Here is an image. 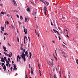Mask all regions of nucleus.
<instances>
[{"label":"nucleus","mask_w":78,"mask_h":78,"mask_svg":"<svg viewBox=\"0 0 78 78\" xmlns=\"http://www.w3.org/2000/svg\"><path fill=\"white\" fill-rule=\"evenodd\" d=\"M25 55L24 56L23 58V61L24 62H25L26 61V58H25V56H27V58L28 57V51H26L25 52Z\"/></svg>","instance_id":"f257e3e1"},{"label":"nucleus","mask_w":78,"mask_h":78,"mask_svg":"<svg viewBox=\"0 0 78 78\" xmlns=\"http://www.w3.org/2000/svg\"><path fill=\"white\" fill-rule=\"evenodd\" d=\"M24 52H25V49L23 50L22 52V54L20 55V56L21 57L22 59H23V57L25 55V54L24 53Z\"/></svg>","instance_id":"f03ea898"},{"label":"nucleus","mask_w":78,"mask_h":78,"mask_svg":"<svg viewBox=\"0 0 78 78\" xmlns=\"http://www.w3.org/2000/svg\"><path fill=\"white\" fill-rule=\"evenodd\" d=\"M12 2L14 3L13 5H14V6H17V3H16V1H15V0H13Z\"/></svg>","instance_id":"7ed1b4c3"},{"label":"nucleus","mask_w":78,"mask_h":78,"mask_svg":"<svg viewBox=\"0 0 78 78\" xmlns=\"http://www.w3.org/2000/svg\"><path fill=\"white\" fill-rule=\"evenodd\" d=\"M34 71V70L33 69V68H31L30 70V73L31 74H33V72Z\"/></svg>","instance_id":"20e7f679"},{"label":"nucleus","mask_w":78,"mask_h":78,"mask_svg":"<svg viewBox=\"0 0 78 78\" xmlns=\"http://www.w3.org/2000/svg\"><path fill=\"white\" fill-rule=\"evenodd\" d=\"M1 59V60H0L1 61V62H3L4 63H5V60H3V58L2 57Z\"/></svg>","instance_id":"39448f33"},{"label":"nucleus","mask_w":78,"mask_h":78,"mask_svg":"<svg viewBox=\"0 0 78 78\" xmlns=\"http://www.w3.org/2000/svg\"><path fill=\"white\" fill-rule=\"evenodd\" d=\"M27 31H26V29H24V32H25V34H27V29H26Z\"/></svg>","instance_id":"423d86ee"},{"label":"nucleus","mask_w":78,"mask_h":78,"mask_svg":"<svg viewBox=\"0 0 78 78\" xmlns=\"http://www.w3.org/2000/svg\"><path fill=\"white\" fill-rule=\"evenodd\" d=\"M29 55H30V58L29 59H30L31 58V56H32V55H31V52H29Z\"/></svg>","instance_id":"0eeeda50"},{"label":"nucleus","mask_w":78,"mask_h":78,"mask_svg":"<svg viewBox=\"0 0 78 78\" xmlns=\"http://www.w3.org/2000/svg\"><path fill=\"white\" fill-rule=\"evenodd\" d=\"M44 11H47V7L45 6L44 7Z\"/></svg>","instance_id":"6e6552de"},{"label":"nucleus","mask_w":78,"mask_h":78,"mask_svg":"<svg viewBox=\"0 0 78 78\" xmlns=\"http://www.w3.org/2000/svg\"><path fill=\"white\" fill-rule=\"evenodd\" d=\"M53 56L54 58L55 59L56 61H58V59H57V58L56 56H55V55L53 54Z\"/></svg>","instance_id":"1a4fd4ad"},{"label":"nucleus","mask_w":78,"mask_h":78,"mask_svg":"<svg viewBox=\"0 0 78 78\" xmlns=\"http://www.w3.org/2000/svg\"><path fill=\"white\" fill-rule=\"evenodd\" d=\"M1 30L3 31H4V27H1Z\"/></svg>","instance_id":"9d476101"},{"label":"nucleus","mask_w":78,"mask_h":78,"mask_svg":"<svg viewBox=\"0 0 78 78\" xmlns=\"http://www.w3.org/2000/svg\"><path fill=\"white\" fill-rule=\"evenodd\" d=\"M40 2H43V3H44V4L45 5H46V3H45V2H44V0H40Z\"/></svg>","instance_id":"9b49d317"},{"label":"nucleus","mask_w":78,"mask_h":78,"mask_svg":"<svg viewBox=\"0 0 78 78\" xmlns=\"http://www.w3.org/2000/svg\"><path fill=\"white\" fill-rule=\"evenodd\" d=\"M3 69L4 70V71H5V70H6V66H5V65L4 66V67H3Z\"/></svg>","instance_id":"f8f14e48"},{"label":"nucleus","mask_w":78,"mask_h":78,"mask_svg":"<svg viewBox=\"0 0 78 78\" xmlns=\"http://www.w3.org/2000/svg\"><path fill=\"white\" fill-rule=\"evenodd\" d=\"M3 53L5 55H6V56H8V55L7 54V53L5 52H3Z\"/></svg>","instance_id":"ddd939ff"},{"label":"nucleus","mask_w":78,"mask_h":78,"mask_svg":"<svg viewBox=\"0 0 78 78\" xmlns=\"http://www.w3.org/2000/svg\"><path fill=\"white\" fill-rule=\"evenodd\" d=\"M25 74H26V75L25 78H28V76H27V70L25 71Z\"/></svg>","instance_id":"4468645a"},{"label":"nucleus","mask_w":78,"mask_h":78,"mask_svg":"<svg viewBox=\"0 0 78 78\" xmlns=\"http://www.w3.org/2000/svg\"><path fill=\"white\" fill-rule=\"evenodd\" d=\"M20 50H24L23 49V48H22V45H21V47H20Z\"/></svg>","instance_id":"2eb2a0df"},{"label":"nucleus","mask_w":78,"mask_h":78,"mask_svg":"<svg viewBox=\"0 0 78 78\" xmlns=\"http://www.w3.org/2000/svg\"><path fill=\"white\" fill-rule=\"evenodd\" d=\"M17 58H19V59H20L21 58V57L19 56V55H18L17 56Z\"/></svg>","instance_id":"dca6fc26"},{"label":"nucleus","mask_w":78,"mask_h":78,"mask_svg":"<svg viewBox=\"0 0 78 78\" xmlns=\"http://www.w3.org/2000/svg\"><path fill=\"white\" fill-rule=\"evenodd\" d=\"M3 49H4V50H6V48L5 47L3 46Z\"/></svg>","instance_id":"f3484780"},{"label":"nucleus","mask_w":78,"mask_h":78,"mask_svg":"<svg viewBox=\"0 0 78 78\" xmlns=\"http://www.w3.org/2000/svg\"><path fill=\"white\" fill-rule=\"evenodd\" d=\"M27 11H31V10L30 9V8H27Z\"/></svg>","instance_id":"a211bd4d"},{"label":"nucleus","mask_w":78,"mask_h":78,"mask_svg":"<svg viewBox=\"0 0 78 78\" xmlns=\"http://www.w3.org/2000/svg\"><path fill=\"white\" fill-rule=\"evenodd\" d=\"M54 78H57V76L56 74H55L54 76Z\"/></svg>","instance_id":"6ab92c4d"},{"label":"nucleus","mask_w":78,"mask_h":78,"mask_svg":"<svg viewBox=\"0 0 78 78\" xmlns=\"http://www.w3.org/2000/svg\"><path fill=\"white\" fill-rule=\"evenodd\" d=\"M4 63H2V67H4Z\"/></svg>","instance_id":"aec40b11"},{"label":"nucleus","mask_w":78,"mask_h":78,"mask_svg":"<svg viewBox=\"0 0 78 78\" xmlns=\"http://www.w3.org/2000/svg\"><path fill=\"white\" fill-rule=\"evenodd\" d=\"M6 57H4V58H3V60H4V61H6Z\"/></svg>","instance_id":"412c9836"},{"label":"nucleus","mask_w":78,"mask_h":78,"mask_svg":"<svg viewBox=\"0 0 78 78\" xmlns=\"http://www.w3.org/2000/svg\"><path fill=\"white\" fill-rule=\"evenodd\" d=\"M66 30V32H65V33H67V34H68V30Z\"/></svg>","instance_id":"4be33fe9"},{"label":"nucleus","mask_w":78,"mask_h":78,"mask_svg":"<svg viewBox=\"0 0 78 78\" xmlns=\"http://www.w3.org/2000/svg\"><path fill=\"white\" fill-rule=\"evenodd\" d=\"M46 3L47 5V6H48L49 5V2H46Z\"/></svg>","instance_id":"5701e85b"},{"label":"nucleus","mask_w":78,"mask_h":78,"mask_svg":"<svg viewBox=\"0 0 78 78\" xmlns=\"http://www.w3.org/2000/svg\"><path fill=\"white\" fill-rule=\"evenodd\" d=\"M50 65H51V66H53V62H52V63H50Z\"/></svg>","instance_id":"b1692460"},{"label":"nucleus","mask_w":78,"mask_h":78,"mask_svg":"<svg viewBox=\"0 0 78 78\" xmlns=\"http://www.w3.org/2000/svg\"><path fill=\"white\" fill-rule=\"evenodd\" d=\"M1 13L2 14L4 15V14H5V12H3V11H2V12H1Z\"/></svg>","instance_id":"393cba45"},{"label":"nucleus","mask_w":78,"mask_h":78,"mask_svg":"<svg viewBox=\"0 0 78 78\" xmlns=\"http://www.w3.org/2000/svg\"><path fill=\"white\" fill-rule=\"evenodd\" d=\"M20 18L21 20H22V19H23V17H22V16H20Z\"/></svg>","instance_id":"a878e982"},{"label":"nucleus","mask_w":78,"mask_h":78,"mask_svg":"<svg viewBox=\"0 0 78 78\" xmlns=\"http://www.w3.org/2000/svg\"><path fill=\"white\" fill-rule=\"evenodd\" d=\"M28 39H29V42H30V37H29V36H28Z\"/></svg>","instance_id":"bb28decb"},{"label":"nucleus","mask_w":78,"mask_h":78,"mask_svg":"<svg viewBox=\"0 0 78 78\" xmlns=\"http://www.w3.org/2000/svg\"><path fill=\"white\" fill-rule=\"evenodd\" d=\"M9 27L10 28H11V27H12V28H14V26L11 25V26H9Z\"/></svg>","instance_id":"cd10ccee"},{"label":"nucleus","mask_w":78,"mask_h":78,"mask_svg":"<svg viewBox=\"0 0 78 78\" xmlns=\"http://www.w3.org/2000/svg\"><path fill=\"white\" fill-rule=\"evenodd\" d=\"M56 32L59 35V36H60V34H59V32H58V31H56Z\"/></svg>","instance_id":"c85d7f7f"},{"label":"nucleus","mask_w":78,"mask_h":78,"mask_svg":"<svg viewBox=\"0 0 78 78\" xmlns=\"http://www.w3.org/2000/svg\"><path fill=\"white\" fill-rule=\"evenodd\" d=\"M16 64H15L13 65L14 68H15L16 67Z\"/></svg>","instance_id":"c756f323"},{"label":"nucleus","mask_w":78,"mask_h":78,"mask_svg":"<svg viewBox=\"0 0 78 78\" xmlns=\"http://www.w3.org/2000/svg\"><path fill=\"white\" fill-rule=\"evenodd\" d=\"M17 70V68H16H16H13V70Z\"/></svg>","instance_id":"7c9ffc66"},{"label":"nucleus","mask_w":78,"mask_h":78,"mask_svg":"<svg viewBox=\"0 0 78 78\" xmlns=\"http://www.w3.org/2000/svg\"><path fill=\"white\" fill-rule=\"evenodd\" d=\"M44 14H45V16H47V13H46V11H45L44 12Z\"/></svg>","instance_id":"2f4dec72"},{"label":"nucleus","mask_w":78,"mask_h":78,"mask_svg":"<svg viewBox=\"0 0 78 78\" xmlns=\"http://www.w3.org/2000/svg\"><path fill=\"white\" fill-rule=\"evenodd\" d=\"M6 23L7 25H9V22H8V21H6Z\"/></svg>","instance_id":"473e14b6"},{"label":"nucleus","mask_w":78,"mask_h":78,"mask_svg":"<svg viewBox=\"0 0 78 78\" xmlns=\"http://www.w3.org/2000/svg\"><path fill=\"white\" fill-rule=\"evenodd\" d=\"M52 42L53 43V44H55V41L54 40L52 41Z\"/></svg>","instance_id":"72a5a7b5"},{"label":"nucleus","mask_w":78,"mask_h":78,"mask_svg":"<svg viewBox=\"0 0 78 78\" xmlns=\"http://www.w3.org/2000/svg\"><path fill=\"white\" fill-rule=\"evenodd\" d=\"M24 44H25V37L24 38Z\"/></svg>","instance_id":"f704fd0d"},{"label":"nucleus","mask_w":78,"mask_h":78,"mask_svg":"<svg viewBox=\"0 0 78 78\" xmlns=\"http://www.w3.org/2000/svg\"><path fill=\"white\" fill-rule=\"evenodd\" d=\"M4 35H6L7 36H8V34H7L6 33H4Z\"/></svg>","instance_id":"c9c22d12"},{"label":"nucleus","mask_w":78,"mask_h":78,"mask_svg":"<svg viewBox=\"0 0 78 78\" xmlns=\"http://www.w3.org/2000/svg\"><path fill=\"white\" fill-rule=\"evenodd\" d=\"M25 37L26 41L27 40V36H25V37Z\"/></svg>","instance_id":"e433bc0d"},{"label":"nucleus","mask_w":78,"mask_h":78,"mask_svg":"<svg viewBox=\"0 0 78 78\" xmlns=\"http://www.w3.org/2000/svg\"><path fill=\"white\" fill-rule=\"evenodd\" d=\"M25 20L26 22H27V18L26 17L25 18Z\"/></svg>","instance_id":"4c0bfd02"},{"label":"nucleus","mask_w":78,"mask_h":78,"mask_svg":"<svg viewBox=\"0 0 78 78\" xmlns=\"http://www.w3.org/2000/svg\"><path fill=\"white\" fill-rule=\"evenodd\" d=\"M78 59H77L76 60V63L77 64H78Z\"/></svg>","instance_id":"58836bf2"},{"label":"nucleus","mask_w":78,"mask_h":78,"mask_svg":"<svg viewBox=\"0 0 78 78\" xmlns=\"http://www.w3.org/2000/svg\"><path fill=\"white\" fill-rule=\"evenodd\" d=\"M29 68L30 69H31V66H30V64H29Z\"/></svg>","instance_id":"ea45409f"},{"label":"nucleus","mask_w":78,"mask_h":78,"mask_svg":"<svg viewBox=\"0 0 78 78\" xmlns=\"http://www.w3.org/2000/svg\"><path fill=\"white\" fill-rule=\"evenodd\" d=\"M6 62L7 63V64H9V61H8L7 62Z\"/></svg>","instance_id":"a19ab883"},{"label":"nucleus","mask_w":78,"mask_h":78,"mask_svg":"<svg viewBox=\"0 0 78 78\" xmlns=\"http://www.w3.org/2000/svg\"><path fill=\"white\" fill-rule=\"evenodd\" d=\"M8 45L9 46V47H11V45H10L9 44V43H8Z\"/></svg>","instance_id":"79ce46f5"},{"label":"nucleus","mask_w":78,"mask_h":78,"mask_svg":"<svg viewBox=\"0 0 78 78\" xmlns=\"http://www.w3.org/2000/svg\"><path fill=\"white\" fill-rule=\"evenodd\" d=\"M19 25H21V24H22V23H21L20 22H19Z\"/></svg>","instance_id":"37998d69"},{"label":"nucleus","mask_w":78,"mask_h":78,"mask_svg":"<svg viewBox=\"0 0 78 78\" xmlns=\"http://www.w3.org/2000/svg\"><path fill=\"white\" fill-rule=\"evenodd\" d=\"M58 38H59V40H61V37H60V36H58Z\"/></svg>","instance_id":"c03bdc74"},{"label":"nucleus","mask_w":78,"mask_h":78,"mask_svg":"<svg viewBox=\"0 0 78 78\" xmlns=\"http://www.w3.org/2000/svg\"><path fill=\"white\" fill-rule=\"evenodd\" d=\"M10 55L11 56H12V52H10Z\"/></svg>","instance_id":"a18cd8bd"},{"label":"nucleus","mask_w":78,"mask_h":78,"mask_svg":"<svg viewBox=\"0 0 78 78\" xmlns=\"http://www.w3.org/2000/svg\"><path fill=\"white\" fill-rule=\"evenodd\" d=\"M53 31H54V32H55V33H56V30H55V29H53Z\"/></svg>","instance_id":"49530a36"},{"label":"nucleus","mask_w":78,"mask_h":78,"mask_svg":"<svg viewBox=\"0 0 78 78\" xmlns=\"http://www.w3.org/2000/svg\"><path fill=\"white\" fill-rule=\"evenodd\" d=\"M9 64H6V66L7 67H8V66H9V65H8Z\"/></svg>","instance_id":"de8ad7c7"},{"label":"nucleus","mask_w":78,"mask_h":78,"mask_svg":"<svg viewBox=\"0 0 78 78\" xmlns=\"http://www.w3.org/2000/svg\"><path fill=\"white\" fill-rule=\"evenodd\" d=\"M8 56H9V58H11V55H10L9 54Z\"/></svg>","instance_id":"09e8293b"},{"label":"nucleus","mask_w":78,"mask_h":78,"mask_svg":"<svg viewBox=\"0 0 78 78\" xmlns=\"http://www.w3.org/2000/svg\"><path fill=\"white\" fill-rule=\"evenodd\" d=\"M66 36H67L68 37H69V35H68V34H67L66 35Z\"/></svg>","instance_id":"8fccbe9b"},{"label":"nucleus","mask_w":78,"mask_h":78,"mask_svg":"<svg viewBox=\"0 0 78 78\" xmlns=\"http://www.w3.org/2000/svg\"><path fill=\"white\" fill-rule=\"evenodd\" d=\"M51 25H52V26H53V23H52V22H51Z\"/></svg>","instance_id":"3c124183"},{"label":"nucleus","mask_w":78,"mask_h":78,"mask_svg":"<svg viewBox=\"0 0 78 78\" xmlns=\"http://www.w3.org/2000/svg\"><path fill=\"white\" fill-rule=\"evenodd\" d=\"M8 59L9 61H10V58H8Z\"/></svg>","instance_id":"603ef678"},{"label":"nucleus","mask_w":78,"mask_h":78,"mask_svg":"<svg viewBox=\"0 0 78 78\" xmlns=\"http://www.w3.org/2000/svg\"><path fill=\"white\" fill-rule=\"evenodd\" d=\"M30 3L32 4V5H34V3L32 2H30Z\"/></svg>","instance_id":"864d4df0"},{"label":"nucleus","mask_w":78,"mask_h":78,"mask_svg":"<svg viewBox=\"0 0 78 78\" xmlns=\"http://www.w3.org/2000/svg\"><path fill=\"white\" fill-rule=\"evenodd\" d=\"M17 62H19V58H17Z\"/></svg>","instance_id":"5fc2aeb1"},{"label":"nucleus","mask_w":78,"mask_h":78,"mask_svg":"<svg viewBox=\"0 0 78 78\" xmlns=\"http://www.w3.org/2000/svg\"><path fill=\"white\" fill-rule=\"evenodd\" d=\"M8 17H9V15H8V14H7V17H8Z\"/></svg>","instance_id":"6e6d98bb"},{"label":"nucleus","mask_w":78,"mask_h":78,"mask_svg":"<svg viewBox=\"0 0 78 78\" xmlns=\"http://www.w3.org/2000/svg\"><path fill=\"white\" fill-rule=\"evenodd\" d=\"M10 69H11V71H12V67H11Z\"/></svg>","instance_id":"4d7b16f0"},{"label":"nucleus","mask_w":78,"mask_h":78,"mask_svg":"<svg viewBox=\"0 0 78 78\" xmlns=\"http://www.w3.org/2000/svg\"><path fill=\"white\" fill-rule=\"evenodd\" d=\"M50 78H53V76H51V75L50 76Z\"/></svg>","instance_id":"13d9d810"},{"label":"nucleus","mask_w":78,"mask_h":78,"mask_svg":"<svg viewBox=\"0 0 78 78\" xmlns=\"http://www.w3.org/2000/svg\"><path fill=\"white\" fill-rule=\"evenodd\" d=\"M33 12L34 14H36L37 13V12Z\"/></svg>","instance_id":"bf43d9fd"},{"label":"nucleus","mask_w":78,"mask_h":78,"mask_svg":"<svg viewBox=\"0 0 78 78\" xmlns=\"http://www.w3.org/2000/svg\"><path fill=\"white\" fill-rule=\"evenodd\" d=\"M62 19H65V17H64L63 16H62Z\"/></svg>","instance_id":"052dcab7"},{"label":"nucleus","mask_w":78,"mask_h":78,"mask_svg":"<svg viewBox=\"0 0 78 78\" xmlns=\"http://www.w3.org/2000/svg\"><path fill=\"white\" fill-rule=\"evenodd\" d=\"M16 16H17V17H18V18H19V16L18 15H17Z\"/></svg>","instance_id":"680f3d73"},{"label":"nucleus","mask_w":78,"mask_h":78,"mask_svg":"<svg viewBox=\"0 0 78 78\" xmlns=\"http://www.w3.org/2000/svg\"><path fill=\"white\" fill-rule=\"evenodd\" d=\"M5 39H6V37H4V40H5Z\"/></svg>","instance_id":"e2e57ef3"},{"label":"nucleus","mask_w":78,"mask_h":78,"mask_svg":"<svg viewBox=\"0 0 78 78\" xmlns=\"http://www.w3.org/2000/svg\"><path fill=\"white\" fill-rule=\"evenodd\" d=\"M51 60L52 61V62H53V59H51Z\"/></svg>","instance_id":"0e129e2a"},{"label":"nucleus","mask_w":78,"mask_h":78,"mask_svg":"<svg viewBox=\"0 0 78 78\" xmlns=\"http://www.w3.org/2000/svg\"><path fill=\"white\" fill-rule=\"evenodd\" d=\"M12 64H13L14 63V61H12Z\"/></svg>","instance_id":"69168bd1"},{"label":"nucleus","mask_w":78,"mask_h":78,"mask_svg":"<svg viewBox=\"0 0 78 78\" xmlns=\"http://www.w3.org/2000/svg\"><path fill=\"white\" fill-rule=\"evenodd\" d=\"M9 67H10V66H11V65L10 64L9 65Z\"/></svg>","instance_id":"338daca9"},{"label":"nucleus","mask_w":78,"mask_h":78,"mask_svg":"<svg viewBox=\"0 0 78 78\" xmlns=\"http://www.w3.org/2000/svg\"><path fill=\"white\" fill-rule=\"evenodd\" d=\"M4 51H5V52L7 51V50L6 49V50H5Z\"/></svg>","instance_id":"774afa93"}]
</instances>
